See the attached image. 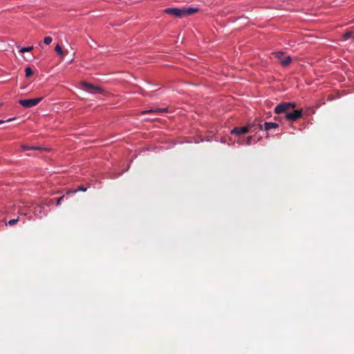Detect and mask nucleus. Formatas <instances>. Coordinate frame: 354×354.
Wrapping results in <instances>:
<instances>
[{
    "label": "nucleus",
    "instance_id": "obj_1",
    "mask_svg": "<svg viewBox=\"0 0 354 354\" xmlns=\"http://www.w3.org/2000/svg\"><path fill=\"white\" fill-rule=\"evenodd\" d=\"M295 106L296 104L295 102H282L276 106L274 113L276 114L284 113V117L287 120L295 122L302 116L301 110H293L292 111H290Z\"/></svg>",
    "mask_w": 354,
    "mask_h": 354
},
{
    "label": "nucleus",
    "instance_id": "obj_2",
    "mask_svg": "<svg viewBox=\"0 0 354 354\" xmlns=\"http://www.w3.org/2000/svg\"><path fill=\"white\" fill-rule=\"evenodd\" d=\"M258 124H260L259 122H254L252 123L248 124L245 127H235L231 131V133L236 134V135H241V134H245L249 132H252L257 130V129H259V126Z\"/></svg>",
    "mask_w": 354,
    "mask_h": 354
},
{
    "label": "nucleus",
    "instance_id": "obj_3",
    "mask_svg": "<svg viewBox=\"0 0 354 354\" xmlns=\"http://www.w3.org/2000/svg\"><path fill=\"white\" fill-rule=\"evenodd\" d=\"M81 85L82 86V88L90 93L95 94V93H100L102 94L104 93V90L102 87L98 86H95L92 84L88 83L86 82H82L81 83Z\"/></svg>",
    "mask_w": 354,
    "mask_h": 354
},
{
    "label": "nucleus",
    "instance_id": "obj_4",
    "mask_svg": "<svg viewBox=\"0 0 354 354\" xmlns=\"http://www.w3.org/2000/svg\"><path fill=\"white\" fill-rule=\"evenodd\" d=\"M272 54L279 60L283 66H288L292 61L290 56L285 55V54L281 51L274 52Z\"/></svg>",
    "mask_w": 354,
    "mask_h": 354
},
{
    "label": "nucleus",
    "instance_id": "obj_5",
    "mask_svg": "<svg viewBox=\"0 0 354 354\" xmlns=\"http://www.w3.org/2000/svg\"><path fill=\"white\" fill-rule=\"evenodd\" d=\"M42 100V97L33 99L19 100V103L25 108H30L38 104Z\"/></svg>",
    "mask_w": 354,
    "mask_h": 354
},
{
    "label": "nucleus",
    "instance_id": "obj_6",
    "mask_svg": "<svg viewBox=\"0 0 354 354\" xmlns=\"http://www.w3.org/2000/svg\"><path fill=\"white\" fill-rule=\"evenodd\" d=\"M164 12L174 17L182 18L183 17V9L177 8H168L164 10Z\"/></svg>",
    "mask_w": 354,
    "mask_h": 354
},
{
    "label": "nucleus",
    "instance_id": "obj_7",
    "mask_svg": "<svg viewBox=\"0 0 354 354\" xmlns=\"http://www.w3.org/2000/svg\"><path fill=\"white\" fill-rule=\"evenodd\" d=\"M260 130L268 131L271 129H275L279 127V124L274 122H265L263 124H258Z\"/></svg>",
    "mask_w": 354,
    "mask_h": 354
},
{
    "label": "nucleus",
    "instance_id": "obj_8",
    "mask_svg": "<svg viewBox=\"0 0 354 354\" xmlns=\"http://www.w3.org/2000/svg\"><path fill=\"white\" fill-rule=\"evenodd\" d=\"M167 111V108H162V109L157 108V109H150L144 111L142 113L143 114L151 113L160 114L162 113H165Z\"/></svg>",
    "mask_w": 354,
    "mask_h": 354
},
{
    "label": "nucleus",
    "instance_id": "obj_9",
    "mask_svg": "<svg viewBox=\"0 0 354 354\" xmlns=\"http://www.w3.org/2000/svg\"><path fill=\"white\" fill-rule=\"evenodd\" d=\"M198 11V9L195 8H189L183 9V16L191 15H193L194 13L197 12Z\"/></svg>",
    "mask_w": 354,
    "mask_h": 354
},
{
    "label": "nucleus",
    "instance_id": "obj_10",
    "mask_svg": "<svg viewBox=\"0 0 354 354\" xmlns=\"http://www.w3.org/2000/svg\"><path fill=\"white\" fill-rule=\"evenodd\" d=\"M21 149L24 150V151H27V150H41V148L40 147H37V146H28V145H21Z\"/></svg>",
    "mask_w": 354,
    "mask_h": 354
},
{
    "label": "nucleus",
    "instance_id": "obj_11",
    "mask_svg": "<svg viewBox=\"0 0 354 354\" xmlns=\"http://www.w3.org/2000/svg\"><path fill=\"white\" fill-rule=\"evenodd\" d=\"M252 138H253V137L251 136H248L245 140H244L243 141L239 140L238 142L241 143V144L244 142L245 145H250L251 144V141H252Z\"/></svg>",
    "mask_w": 354,
    "mask_h": 354
},
{
    "label": "nucleus",
    "instance_id": "obj_12",
    "mask_svg": "<svg viewBox=\"0 0 354 354\" xmlns=\"http://www.w3.org/2000/svg\"><path fill=\"white\" fill-rule=\"evenodd\" d=\"M25 73L26 77H30L33 75V71L31 68L26 67L25 69Z\"/></svg>",
    "mask_w": 354,
    "mask_h": 354
},
{
    "label": "nucleus",
    "instance_id": "obj_13",
    "mask_svg": "<svg viewBox=\"0 0 354 354\" xmlns=\"http://www.w3.org/2000/svg\"><path fill=\"white\" fill-rule=\"evenodd\" d=\"M86 190V188L84 187L83 186H79L78 188L75 190H73V191H71V190H69L67 192V194H69V193H75L78 191H81V192H85Z\"/></svg>",
    "mask_w": 354,
    "mask_h": 354
},
{
    "label": "nucleus",
    "instance_id": "obj_14",
    "mask_svg": "<svg viewBox=\"0 0 354 354\" xmlns=\"http://www.w3.org/2000/svg\"><path fill=\"white\" fill-rule=\"evenodd\" d=\"M33 49V46H28L21 48L19 50V53H24L26 52H30Z\"/></svg>",
    "mask_w": 354,
    "mask_h": 354
},
{
    "label": "nucleus",
    "instance_id": "obj_15",
    "mask_svg": "<svg viewBox=\"0 0 354 354\" xmlns=\"http://www.w3.org/2000/svg\"><path fill=\"white\" fill-rule=\"evenodd\" d=\"M55 50L60 55H64V52L62 49V47L59 45V44H57V46H55Z\"/></svg>",
    "mask_w": 354,
    "mask_h": 354
},
{
    "label": "nucleus",
    "instance_id": "obj_16",
    "mask_svg": "<svg viewBox=\"0 0 354 354\" xmlns=\"http://www.w3.org/2000/svg\"><path fill=\"white\" fill-rule=\"evenodd\" d=\"M353 32L352 31H348L346 33L343 35V38L344 40L348 39L353 35Z\"/></svg>",
    "mask_w": 354,
    "mask_h": 354
},
{
    "label": "nucleus",
    "instance_id": "obj_17",
    "mask_svg": "<svg viewBox=\"0 0 354 354\" xmlns=\"http://www.w3.org/2000/svg\"><path fill=\"white\" fill-rule=\"evenodd\" d=\"M18 221H19V217H18V218H14V219H11V220H10V221L6 223V225H13L16 224Z\"/></svg>",
    "mask_w": 354,
    "mask_h": 354
},
{
    "label": "nucleus",
    "instance_id": "obj_18",
    "mask_svg": "<svg viewBox=\"0 0 354 354\" xmlns=\"http://www.w3.org/2000/svg\"><path fill=\"white\" fill-rule=\"evenodd\" d=\"M53 41L52 37H44V42L45 44L48 45L50 44Z\"/></svg>",
    "mask_w": 354,
    "mask_h": 354
},
{
    "label": "nucleus",
    "instance_id": "obj_19",
    "mask_svg": "<svg viewBox=\"0 0 354 354\" xmlns=\"http://www.w3.org/2000/svg\"><path fill=\"white\" fill-rule=\"evenodd\" d=\"M64 198V196H62L61 197L58 198L57 199V203H56V205H59L61 204V201Z\"/></svg>",
    "mask_w": 354,
    "mask_h": 354
},
{
    "label": "nucleus",
    "instance_id": "obj_20",
    "mask_svg": "<svg viewBox=\"0 0 354 354\" xmlns=\"http://www.w3.org/2000/svg\"><path fill=\"white\" fill-rule=\"evenodd\" d=\"M3 121H2V120H0V124H1V123H3Z\"/></svg>",
    "mask_w": 354,
    "mask_h": 354
}]
</instances>
